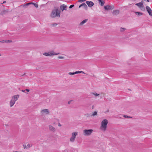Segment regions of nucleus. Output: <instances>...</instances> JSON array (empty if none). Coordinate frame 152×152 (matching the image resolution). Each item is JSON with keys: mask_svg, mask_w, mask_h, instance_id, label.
I'll return each instance as SVG.
<instances>
[{"mask_svg": "<svg viewBox=\"0 0 152 152\" xmlns=\"http://www.w3.org/2000/svg\"><path fill=\"white\" fill-rule=\"evenodd\" d=\"M123 117L126 118H132V117H131L128 116V115H123Z\"/></svg>", "mask_w": 152, "mask_h": 152, "instance_id": "obj_27", "label": "nucleus"}, {"mask_svg": "<svg viewBox=\"0 0 152 152\" xmlns=\"http://www.w3.org/2000/svg\"><path fill=\"white\" fill-rule=\"evenodd\" d=\"M58 58H59V59H63L64 58V57L63 56H58Z\"/></svg>", "mask_w": 152, "mask_h": 152, "instance_id": "obj_31", "label": "nucleus"}, {"mask_svg": "<svg viewBox=\"0 0 152 152\" xmlns=\"http://www.w3.org/2000/svg\"><path fill=\"white\" fill-rule=\"evenodd\" d=\"M6 2V1H3V2L2 3V4H4Z\"/></svg>", "mask_w": 152, "mask_h": 152, "instance_id": "obj_43", "label": "nucleus"}, {"mask_svg": "<svg viewBox=\"0 0 152 152\" xmlns=\"http://www.w3.org/2000/svg\"><path fill=\"white\" fill-rule=\"evenodd\" d=\"M58 126H61V124H60L59 123L58 124Z\"/></svg>", "mask_w": 152, "mask_h": 152, "instance_id": "obj_41", "label": "nucleus"}, {"mask_svg": "<svg viewBox=\"0 0 152 152\" xmlns=\"http://www.w3.org/2000/svg\"><path fill=\"white\" fill-rule=\"evenodd\" d=\"M126 29L125 28H120V31L121 32H123L125 30H126Z\"/></svg>", "mask_w": 152, "mask_h": 152, "instance_id": "obj_26", "label": "nucleus"}, {"mask_svg": "<svg viewBox=\"0 0 152 152\" xmlns=\"http://www.w3.org/2000/svg\"><path fill=\"white\" fill-rule=\"evenodd\" d=\"M34 4V3H33V2H30V3H28V5H31V4Z\"/></svg>", "mask_w": 152, "mask_h": 152, "instance_id": "obj_34", "label": "nucleus"}, {"mask_svg": "<svg viewBox=\"0 0 152 152\" xmlns=\"http://www.w3.org/2000/svg\"><path fill=\"white\" fill-rule=\"evenodd\" d=\"M135 13L136 15H142L143 14L142 13L140 12H135Z\"/></svg>", "mask_w": 152, "mask_h": 152, "instance_id": "obj_21", "label": "nucleus"}, {"mask_svg": "<svg viewBox=\"0 0 152 152\" xmlns=\"http://www.w3.org/2000/svg\"><path fill=\"white\" fill-rule=\"evenodd\" d=\"M119 13V11L118 10H115L113 11V13L115 15H117Z\"/></svg>", "mask_w": 152, "mask_h": 152, "instance_id": "obj_22", "label": "nucleus"}, {"mask_svg": "<svg viewBox=\"0 0 152 152\" xmlns=\"http://www.w3.org/2000/svg\"><path fill=\"white\" fill-rule=\"evenodd\" d=\"M147 1L148 2H149V0H147Z\"/></svg>", "mask_w": 152, "mask_h": 152, "instance_id": "obj_46", "label": "nucleus"}, {"mask_svg": "<svg viewBox=\"0 0 152 152\" xmlns=\"http://www.w3.org/2000/svg\"><path fill=\"white\" fill-rule=\"evenodd\" d=\"M59 53H56L54 52L53 51H51L50 52L48 53H43V55L46 56H53L59 54Z\"/></svg>", "mask_w": 152, "mask_h": 152, "instance_id": "obj_4", "label": "nucleus"}, {"mask_svg": "<svg viewBox=\"0 0 152 152\" xmlns=\"http://www.w3.org/2000/svg\"><path fill=\"white\" fill-rule=\"evenodd\" d=\"M42 115H48L49 114L50 111L48 109H45L42 110L41 111Z\"/></svg>", "mask_w": 152, "mask_h": 152, "instance_id": "obj_7", "label": "nucleus"}, {"mask_svg": "<svg viewBox=\"0 0 152 152\" xmlns=\"http://www.w3.org/2000/svg\"><path fill=\"white\" fill-rule=\"evenodd\" d=\"M13 152H22L21 151H13Z\"/></svg>", "mask_w": 152, "mask_h": 152, "instance_id": "obj_45", "label": "nucleus"}, {"mask_svg": "<svg viewBox=\"0 0 152 152\" xmlns=\"http://www.w3.org/2000/svg\"><path fill=\"white\" fill-rule=\"evenodd\" d=\"M86 3L87 4L88 6L89 7H92L94 4V3L91 1H86Z\"/></svg>", "mask_w": 152, "mask_h": 152, "instance_id": "obj_10", "label": "nucleus"}, {"mask_svg": "<svg viewBox=\"0 0 152 152\" xmlns=\"http://www.w3.org/2000/svg\"><path fill=\"white\" fill-rule=\"evenodd\" d=\"M60 11L59 10L58 8H55L52 10L50 16L52 18H54L56 16L60 17Z\"/></svg>", "mask_w": 152, "mask_h": 152, "instance_id": "obj_1", "label": "nucleus"}, {"mask_svg": "<svg viewBox=\"0 0 152 152\" xmlns=\"http://www.w3.org/2000/svg\"><path fill=\"white\" fill-rule=\"evenodd\" d=\"M99 1V3L101 6H103L104 5V2L103 0H98Z\"/></svg>", "mask_w": 152, "mask_h": 152, "instance_id": "obj_19", "label": "nucleus"}, {"mask_svg": "<svg viewBox=\"0 0 152 152\" xmlns=\"http://www.w3.org/2000/svg\"><path fill=\"white\" fill-rule=\"evenodd\" d=\"M68 74L70 75H73L75 74V72H69L68 73Z\"/></svg>", "mask_w": 152, "mask_h": 152, "instance_id": "obj_28", "label": "nucleus"}, {"mask_svg": "<svg viewBox=\"0 0 152 152\" xmlns=\"http://www.w3.org/2000/svg\"><path fill=\"white\" fill-rule=\"evenodd\" d=\"M77 134L78 132H72L71 134L72 137L70 139V142H74Z\"/></svg>", "mask_w": 152, "mask_h": 152, "instance_id": "obj_5", "label": "nucleus"}, {"mask_svg": "<svg viewBox=\"0 0 152 152\" xmlns=\"http://www.w3.org/2000/svg\"><path fill=\"white\" fill-rule=\"evenodd\" d=\"M83 5H84V8L85 9H87V6L85 3H82V4H81V5H80L79 6V8H80L81 7L83 6Z\"/></svg>", "mask_w": 152, "mask_h": 152, "instance_id": "obj_18", "label": "nucleus"}, {"mask_svg": "<svg viewBox=\"0 0 152 152\" xmlns=\"http://www.w3.org/2000/svg\"><path fill=\"white\" fill-rule=\"evenodd\" d=\"M146 10L148 12L149 15L151 16H152V10L148 6H147L146 7Z\"/></svg>", "mask_w": 152, "mask_h": 152, "instance_id": "obj_9", "label": "nucleus"}, {"mask_svg": "<svg viewBox=\"0 0 152 152\" xmlns=\"http://www.w3.org/2000/svg\"><path fill=\"white\" fill-rule=\"evenodd\" d=\"M75 72V74H79V73L85 74L84 72L83 71H76V72Z\"/></svg>", "mask_w": 152, "mask_h": 152, "instance_id": "obj_25", "label": "nucleus"}, {"mask_svg": "<svg viewBox=\"0 0 152 152\" xmlns=\"http://www.w3.org/2000/svg\"><path fill=\"white\" fill-rule=\"evenodd\" d=\"M83 5H84V8L85 9H87V6L85 3H82V4H81V5H80L79 6V8H80L81 7L83 6Z\"/></svg>", "mask_w": 152, "mask_h": 152, "instance_id": "obj_17", "label": "nucleus"}, {"mask_svg": "<svg viewBox=\"0 0 152 152\" xmlns=\"http://www.w3.org/2000/svg\"><path fill=\"white\" fill-rule=\"evenodd\" d=\"M51 25L54 27L56 26L57 25V24L56 23H53L51 24Z\"/></svg>", "mask_w": 152, "mask_h": 152, "instance_id": "obj_29", "label": "nucleus"}, {"mask_svg": "<svg viewBox=\"0 0 152 152\" xmlns=\"http://www.w3.org/2000/svg\"><path fill=\"white\" fill-rule=\"evenodd\" d=\"M92 94H93L94 95L96 96H98L99 95V94H97V93H93Z\"/></svg>", "mask_w": 152, "mask_h": 152, "instance_id": "obj_30", "label": "nucleus"}, {"mask_svg": "<svg viewBox=\"0 0 152 152\" xmlns=\"http://www.w3.org/2000/svg\"><path fill=\"white\" fill-rule=\"evenodd\" d=\"M86 1V0H80L79 1V2H82L84 1Z\"/></svg>", "mask_w": 152, "mask_h": 152, "instance_id": "obj_37", "label": "nucleus"}, {"mask_svg": "<svg viewBox=\"0 0 152 152\" xmlns=\"http://www.w3.org/2000/svg\"><path fill=\"white\" fill-rule=\"evenodd\" d=\"M22 91L23 92H25V91H26V90H22Z\"/></svg>", "mask_w": 152, "mask_h": 152, "instance_id": "obj_40", "label": "nucleus"}, {"mask_svg": "<svg viewBox=\"0 0 152 152\" xmlns=\"http://www.w3.org/2000/svg\"><path fill=\"white\" fill-rule=\"evenodd\" d=\"M72 101L71 100H70V101H69L68 102V103L69 104H70L71 102Z\"/></svg>", "mask_w": 152, "mask_h": 152, "instance_id": "obj_38", "label": "nucleus"}, {"mask_svg": "<svg viewBox=\"0 0 152 152\" xmlns=\"http://www.w3.org/2000/svg\"><path fill=\"white\" fill-rule=\"evenodd\" d=\"M34 6L36 8H37L38 7V5L37 4L34 3Z\"/></svg>", "mask_w": 152, "mask_h": 152, "instance_id": "obj_32", "label": "nucleus"}, {"mask_svg": "<svg viewBox=\"0 0 152 152\" xmlns=\"http://www.w3.org/2000/svg\"><path fill=\"white\" fill-rule=\"evenodd\" d=\"M67 151H67H67H66V152H67Z\"/></svg>", "mask_w": 152, "mask_h": 152, "instance_id": "obj_48", "label": "nucleus"}, {"mask_svg": "<svg viewBox=\"0 0 152 152\" xmlns=\"http://www.w3.org/2000/svg\"><path fill=\"white\" fill-rule=\"evenodd\" d=\"M26 91L27 92H29V91L30 90H29V89H26Z\"/></svg>", "mask_w": 152, "mask_h": 152, "instance_id": "obj_39", "label": "nucleus"}, {"mask_svg": "<svg viewBox=\"0 0 152 152\" xmlns=\"http://www.w3.org/2000/svg\"><path fill=\"white\" fill-rule=\"evenodd\" d=\"M23 148L24 149H27L28 148H27V146L25 144L23 145Z\"/></svg>", "mask_w": 152, "mask_h": 152, "instance_id": "obj_33", "label": "nucleus"}, {"mask_svg": "<svg viewBox=\"0 0 152 152\" xmlns=\"http://www.w3.org/2000/svg\"><path fill=\"white\" fill-rule=\"evenodd\" d=\"M88 19H85L83 20L82 22H81L80 23V25L82 26L84 24L86 23Z\"/></svg>", "mask_w": 152, "mask_h": 152, "instance_id": "obj_16", "label": "nucleus"}, {"mask_svg": "<svg viewBox=\"0 0 152 152\" xmlns=\"http://www.w3.org/2000/svg\"><path fill=\"white\" fill-rule=\"evenodd\" d=\"M66 7L67 6L66 5L63 4L60 6V8L63 11L64 10H66Z\"/></svg>", "mask_w": 152, "mask_h": 152, "instance_id": "obj_12", "label": "nucleus"}, {"mask_svg": "<svg viewBox=\"0 0 152 152\" xmlns=\"http://www.w3.org/2000/svg\"><path fill=\"white\" fill-rule=\"evenodd\" d=\"M114 6L112 5H107L104 6V8L106 10H112L114 8Z\"/></svg>", "mask_w": 152, "mask_h": 152, "instance_id": "obj_6", "label": "nucleus"}, {"mask_svg": "<svg viewBox=\"0 0 152 152\" xmlns=\"http://www.w3.org/2000/svg\"><path fill=\"white\" fill-rule=\"evenodd\" d=\"M93 132L92 129H84L83 130V134L84 136H90L91 135Z\"/></svg>", "mask_w": 152, "mask_h": 152, "instance_id": "obj_3", "label": "nucleus"}, {"mask_svg": "<svg viewBox=\"0 0 152 152\" xmlns=\"http://www.w3.org/2000/svg\"><path fill=\"white\" fill-rule=\"evenodd\" d=\"M97 114L96 111H94L92 113V115H91V116H94L95 115H96Z\"/></svg>", "mask_w": 152, "mask_h": 152, "instance_id": "obj_23", "label": "nucleus"}, {"mask_svg": "<svg viewBox=\"0 0 152 152\" xmlns=\"http://www.w3.org/2000/svg\"><path fill=\"white\" fill-rule=\"evenodd\" d=\"M86 116H89V115L88 113H87V114H86Z\"/></svg>", "mask_w": 152, "mask_h": 152, "instance_id": "obj_42", "label": "nucleus"}, {"mask_svg": "<svg viewBox=\"0 0 152 152\" xmlns=\"http://www.w3.org/2000/svg\"><path fill=\"white\" fill-rule=\"evenodd\" d=\"M28 4V3H26V4H23L21 5L20 6H22V7H26V6L29 5Z\"/></svg>", "mask_w": 152, "mask_h": 152, "instance_id": "obj_24", "label": "nucleus"}, {"mask_svg": "<svg viewBox=\"0 0 152 152\" xmlns=\"http://www.w3.org/2000/svg\"><path fill=\"white\" fill-rule=\"evenodd\" d=\"M19 95L18 94L14 95L12 97V99L16 102L19 98Z\"/></svg>", "mask_w": 152, "mask_h": 152, "instance_id": "obj_11", "label": "nucleus"}, {"mask_svg": "<svg viewBox=\"0 0 152 152\" xmlns=\"http://www.w3.org/2000/svg\"><path fill=\"white\" fill-rule=\"evenodd\" d=\"M8 12H9V10L8 9L7 10H3L1 12L0 14L1 15H4V14L7 13Z\"/></svg>", "mask_w": 152, "mask_h": 152, "instance_id": "obj_15", "label": "nucleus"}, {"mask_svg": "<svg viewBox=\"0 0 152 152\" xmlns=\"http://www.w3.org/2000/svg\"><path fill=\"white\" fill-rule=\"evenodd\" d=\"M74 6V5H71L69 7V8L70 9H71L72 8V7H73Z\"/></svg>", "mask_w": 152, "mask_h": 152, "instance_id": "obj_36", "label": "nucleus"}, {"mask_svg": "<svg viewBox=\"0 0 152 152\" xmlns=\"http://www.w3.org/2000/svg\"><path fill=\"white\" fill-rule=\"evenodd\" d=\"M15 101L11 99V100L10 102V107H12L14 104L15 103Z\"/></svg>", "mask_w": 152, "mask_h": 152, "instance_id": "obj_13", "label": "nucleus"}, {"mask_svg": "<svg viewBox=\"0 0 152 152\" xmlns=\"http://www.w3.org/2000/svg\"><path fill=\"white\" fill-rule=\"evenodd\" d=\"M83 6L84 7V5H83Z\"/></svg>", "mask_w": 152, "mask_h": 152, "instance_id": "obj_47", "label": "nucleus"}, {"mask_svg": "<svg viewBox=\"0 0 152 152\" xmlns=\"http://www.w3.org/2000/svg\"><path fill=\"white\" fill-rule=\"evenodd\" d=\"M94 105L92 106V109L94 108Z\"/></svg>", "mask_w": 152, "mask_h": 152, "instance_id": "obj_44", "label": "nucleus"}, {"mask_svg": "<svg viewBox=\"0 0 152 152\" xmlns=\"http://www.w3.org/2000/svg\"><path fill=\"white\" fill-rule=\"evenodd\" d=\"M12 42L11 40H3L2 41H0V42H2V43H4V42Z\"/></svg>", "mask_w": 152, "mask_h": 152, "instance_id": "obj_20", "label": "nucleus"}, {"mask_svg": "<svg viewBox=\"0 0 152 152\" xmlns=\"http://www.w3.org/2000/svg\"><path fill=\"white\" fill-rule=\"evenodd\" d=\"M48 129L50 131L52 132H55L56 131V128L51 125L48 126Z\"/></svg>", "mask_w": 152, "mask_h": 152, "instance_id": "obj_8", "label": "nucleus"}, {"mask_svg": "<svg viewBox=\"0 0 152 152\" xmlns=\"http://www.w3.org/2000/svg\"><path fill=\"white\" fill-rule=\"evenodd\" d=\"M1 56V54H0V56Z\"/></svg>", "mask_w": 152, "mask_h": 152, "instance_id": "obj_49", "label": "nucleus"}, {"mask_svg": "<svg viewBox=\"0 0 152 152\" xmlns=\"http://www.w3.org/2000/svg\"><path fill=\"white\" fill-rule=\"evenodd\" d=\"M31 145L29 144H28L27 145V148H30V147H31Z\"/></svg>", "mask_w": 152, "mask_h": 152, "instance_id": "obj_35", "label": "nucleus"}, {"mask_svg": "<svg viewBox=\"0 0 152 152\" xmlns=\"http://www.w3.org/2000/svg\"><path fill=\"white\" fill-rule=\"evenodd\" d=\"M135 5L138 6L140 8H141L143 7V4L141 2L136 3Z\"/></svg>", "mask_w": 152, "mask_h": 152, "instance_id": "obj_14", "label": "nucleus"}, {"mask_svg": "<svg viewBox=\"0 0 152 152\" xmlns=\"http://www.w3.org/2000/svg\"><path fill=\"white\" fill-rule=\"evenodd\" d=\"M108 123V121L107 119H103L101 122L100 129L102 131H105L107 129V125Z\"/></svg>", "mask_w": 152, "mask_h": 152, "instance_id": "obj_2", "label": "nucleus"}]
</instances>
